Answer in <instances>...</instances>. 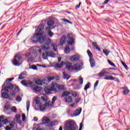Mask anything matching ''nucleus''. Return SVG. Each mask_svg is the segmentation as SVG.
I'll return each instance as SVG.
<instances>
[{"instance_id": "37998d69", "label": "nucleus", "mask_w": 130, "mask_h": 130, "mask_svg": "<svg viewBox=\"0 0 130 130\" xmlns=\"http://www.w3.org/2000/svg\"><path fill=\"white\" fill-rule=\"evenodd\" d=\"M123 93L124 95H127V94L129 93V89L124 90V91H123Z\"/></svg>"}, {"instance_id": "20e7f679", "label": "nucleus", "mask_w": 130, "mask_h": 130, "mask_svg": "<svg viewBox=\"0 0 130 130\" xmlns=\"http://www.w3.org/2000/svg\"><path fill=\"white\" fill-rule=\"evenodd\" d=\"M22 54L18 53H17L15 56L14 59L12 60V63L15 67H19L22 64Z\"/></svg>"}, {"instance_id": "b1692460", "label": "nucleus", "mask_w": 130, "mask_h": 130, "mask_svg": "<svg viewBox=\"0 0 130 130\" xmlns=\"http://www.w3.org/2000/svg\"><path fill=\"white\" fill-rule=\"evenodd\" d=\"M63 73V78L64 80H69V79H70V78H71V76L70 75H69V74H68V73H66V72H62Z\"/></svg>"}, {"instance_id": "4d7b16f0", "label": "nucleus", "mask_w": 130, "mask_h": 130, "mask_svg": "<svg viewBox=\"0 0 130 130\" xmlns=\"http://www.w3.org/2000/svg\"><path fill=\"white\" fill-rule=\"evenodd\" d=\"M52 80H54V77H48V81L51 82Z\"/></svg>"}, {"instance_id": "ea45409f", "label": "nucleus", "mask_w": 130, "mask_h": 130, "mask_svg": "<svg viewBox=\"0 0 130 130\" xmlns=\"http://www.w3.org/2000/svg\"><path fill=\"white\" fill-rule=\"evenodd\" d=\"M56 99H57V98L56 96H54L52 98V102H51V104H52V105H53V104H54V103L56 101Z\"/></svg>"}, {"instance_id": "4be33fe9", "label": "nucleus", "mask_w": 130, "mask_h": 130, "mask_svg": "<svg viewBox=\"0 0 130 130\" xmlns=\"http://www.w3.org/2000/svg\"><path fill=\"white\" fill-rule=\"evenodd\" d=\"M89 62L90 63L91 68H94V67H95L96 62H95V60L94 59V58H89Z\"/></svg>"}, {"instance_id": "9d476101", "label": "nucleus", "mask_w": 130, "mask_h": 130, "mask_svg": "<svg viewBox=\"0 0 130 130\" xmlns=\"http://www.w3.org/2000/svg\"><path fill=\"white\" fill-rule=\"evenodd\" d=\"M68 38V44L69 45H73L75 43V39H74V35L73 34H68L67 36Z\"/></svg>"}, {"instance_id": "e2e57ef3", "label": "nucleus", "mask_w": 130, "mask_h": 130, "mask_svg": "<svg viewBox=\"0 0 130 130\" xmlns=\"http://www.w3.org/2000/svg\"><path fill=\"white\" fill-rule=\"evenodd\" d=\"M82 128H83V123H80L79 130H82Z\"/></svg>"}, {"instance_id": "09e8293b", "label": "nucleus", "mask_w": 130, "mask_h": 130, "mask_svg": "<svg viewBox=\"0 0 130 130\" xmlns=\"http://www.w3.org/2000/svg\"><path fill=\"white\" fill-rule=\"evenodd\" d=\"M10 96L11 97H13V98H15V96H16V92L13 91L10 94Z\"/></svg>"}, {"instance_id": "e433bc0d", "label": "nucleus", "mask_w": 130, "mask_h": 130, "mask_svg": "<svg viewBox=\"0 0 130 130\" xmlns=\"http://www.w3.org/2000/svg\"><path fill=\"white\" fill-rule=\"evenodd\" d=\"M84 82V79H83V78H82V76H80L79 77V83L80 84V85H82V84H83Z\"/></svg>"}, {"instance_id": "58836bf2", "label": "nucleus", "mask_w": 130, "mask_h": 130, "mask_svg": "<svg viewBox=\"0 0 130 130\" xmlns=\"http://www.w3.org/2000/svg\"><path fill=\"white\" fill-rule=\"evenodd\" d=\"M15 100L17 101V102H20L22 100V97L17 96L16 97Z\"/></svg>"}, {"instance_id": "13d9d810", "label": "nucleus", "mask_w": 130, "mask_h": 130, "mask_svg": "<svg viewBox=\"0 0 130 130\" xmlns=\"http://www.w3.org/2000/svg\"><path fill=\"white\" fill-rule=\"evenodd\" d=\"M14 79H15V78H11L7 79H6V82H7V83H8V82H11V81H13V80H14Z\"/></svg>"}, {"instance_id": "2eb2a0df", "label": "nucleus", "mask_w": 130, "mask_h": 130, "mask_svg": "<svg viewBox=\"0 0 130 130\" xmlns=\"http://www.w3.org/2000/svg\"><path fill=\"white\" fill-rule=\"evenodd\" d=\"M44 91L45 93H46V94H47V95H50V94H53V92H52V90H51V88L50 85L45 87L44 89Z\"/></svg>"}, {"instance_id": "c9c22d12", "label": "nucleus", "mask_w": 130, "mask_h": 130, "mask_svg": "<svg viewBox=\"0 0 130 130\" xmlns=\"http://www.w3.org/2000/svg\"><path fill=\"white\" fill-rule=\"evenodd\" d=\"M103 52L105 53V55L107 56L109 55V53H110V51L107 49H104L103 50Z\"/></svg>"}, {"instance_id": "5fc2aeb1", "label": "nucleus", "mask_w": 130, "mask_h": 130, "mask_svg": "<svg viewBox=\"0 0 130 130\" xmlns=\"http://www.w3.org/2000/svg\"><path fill=\"white\" fill-rule=\"evenodd\" d=\"M22 121H25V120L26 119V115H25V114H22Z\"/></svg>"}, {"instance_id": "ddd939ff", "label": "nucleus", "mask_w": 130, "mask_h": 130, "mask_svg": "<svg viewBox=\"0 0 130 130\" xmlns=\"http://www.w3.org/2000/svg\"><path fill=\"white\" fill-rule=\"evenodd\" d=\"M9 122V120L6 118L5 119L4 115H1L0 116V123H4V124H7ZM3 124H0V128L1 127H3Z\"/></svg>"}, {"instance_id": "423d86ee", "label": "nucleus", "mask_w": 130, "mask_h": 130, "mask_svg": "<svg viewBox=\"0 0 130 130\" xmlns=\"http://www.w3.org/2000/svg\"><path fill=\"white\" fill-rule=\"evenodd\" d=\"M12 89H14V85L10 82H7L6 86L5 84L3 85L1 91L3 92V91H6V92H9V90H12Z\"/></svg>"}, {"instance_id": "603ef678", "label": "nucleus", "mask_w": 130, "mask_h": 130, "mask_svg": "<svg viewBox=\"0 0 130 130\" xmlns=\"http://www.w3.org/2000/svg\"><path fill=\"white\" fill-rule=\"evenodd\" d=\"M122 66H123V67L125 68V69H127V66L126 64H125V63L124 62H123V61H121Z\"/></svg>"}, {"instance_id": "c756f323", "label": "nucleus", "mask_w": 130, "mask_h": 130, "mask_svg": "<svg viewBox=\"0 0 130 130\" xmlns=\"http://www.w3.org/2000/svg\"><path fill=\"white\" fill-rule=\"evenodd\" d=\"M70 51H71V49L70 48L69 46H66L64 48V52L67 54H68V53H70Z\"/></svg>"}, {"instance_id": "39448f33", "label": "nucleus", "mask_w": 130, "mask_h": 130, "mask_svg": "<svg viewBox=\"0 0 130 130\" xmlns=\"http://www.w3.org/2000/svg\"><path fill=\"white\" fill-rule=\"evenodd\" d=\"M83 64H84L83 62H80L74 64L73 66L71 65H67L66 69H67L69 72H73V71H81V67H82Z\"/></svg>"}, {"instance_id": "412c9836", "label": "nucleus", "mask_w": 130, "mask_h": 130, "mask_svg": "<svg viewBox=\"0 0 130 130\" xmlns=\"http://www.w3.org/2000/svg\"><path fill=\"white\" fill-rule=\"evenodd\" d=\"M57 89H58V90H61V91H66L67 90V88L66 87V86H64V85H62V84L59 85L58 84Z\"/></svg>"}, {"instance_id": "dca6fc26", "label": "nucleus", "mask_w": 130, "mask_h": 130, "mask_svg": "<svg viewBox=\"0 0 130 130\" xmlns=\"http://www.w3.org/2000/svg\"><path fill=\"white\" fill-rule=\"evenodd\" d=\"M32 88V91L35 92V93H39L41 92V88L40 87L36 85L35 84V85L33 86V87H31Z\"/></svg>"}, {"instance_id": "0eeeda50", "label": "nucleus", "mask_w": 130, "mask_h": 130, "mask_svg": "<svg viewBox=\"0 0 130 130\" xmlns=\"http://www.w3.org/2000/svg\"><path fill=\"white\" fill-rule=\"evenodd\" d=\"M42 56L44 59H46L48 57H55V54L52 51H46L43 53Z\"/></svg>"}, {"instance_id": "2f4dec72", "label": "nucleus", "mask_w": 130, "mask_h": 130, "mask_svg": "<svg viewBox=\"0 0 130 130\" xmlns=\"http://www.w3.org/2000/svg\"><path fill=\"white\" fill-rule=\"evenodd\" d=\"M63 66V61H62L60 63H57L55 65V67H56V68H57L58 69H60V68H62Z\"/></svg>"}, {"instance_id": "a19ab883", "label": "nucleus", "mask_w": 130, "mask_h": 130, "mask_svg": "<svg viewBox=\"0 0 130 130\" xmlns=\"http://www.w3.org/2000/svg\"><path fill=\"white\" fill-rule=\"evenodd\" d=\"M14 91H15V92L20 91V89L19 88V87H18V86L15 85V86H14Z\"/></svg>"}, {"instance_id": "0e129e2a", "label": "nucleus", "mask_w": 130, "mask_h": 130, "mask_svg": "<svg viewBox=\"0 0 130 130\" xmlns=\"http://www.w3.org/2000/svg\"><path fill=\"white\" fill-rule=\"evenodd\" d=\"M95 48L97 49V50H99V51H101V48L99 47V46H98Z\"/></svg>"}, {"instance_id": "7ed1b4c3", "label": "nucleus", "mask_w": 130, "mask_h": 130, "mask_svg": "<svg viewBox=\"0 0 130 130\" xmlns=\"http://www.w3.org/2000/svg\"><path fill=\"white\" fill-rule=\"evenodd\" d=\"M64 128L66 130H78L79 127L77 126L75 121L71 120L65 122Z\"/></svg>"}, {"instance_id": "338daca9", "label": "nucleus", "mask_w": 130, "mask_h": 130, "mask_svg": "<svg viewBox=\"0 0 130 130\" xmlns=\"http://www.w3.org/2000/svg\"><path fill=\"white\" fill-rule=\"evenodd\" d=\"M12 129V127H10L9 126H7L6 128V130H11Z\"/></svg>"}, {"instance_id": "79ce46f5", "label": "nucleus", "mask_w": 130, "mask_h": 130, "mask_svg": "<svg viewBox=\"0 0 130 130\" xmlns=\"http://www.w3.org/2000/svg\"><path fill=\"white\" fill-rule=\"evenodd\" d=\"M48 34L49 37H52V36H53V35H54V34L53 32H52V31H51V30H49L48 32Z\"/></svg>"}, {"instance_id": "5701e85b", "label": "nucleus", "mask_w": 130, "mask_h": 130, "mask_svg": "<svg viewBox=\"0 0 130 130\" xmlns=\"http://www.w3.org/2000/svg\"><path fill=\"white\" fill-rule=\"evenodd\" d=\"M26 78V72H23L19 75L18 79L19 80H23V79H25Z\"/></svg>"}, {"instance_id": "c85d7f7f", "label": "nucleus", "mask_w": 130, "mask_h": 130, "mask_svg": "<svg viewBox=\"0 0 130 130\" xmlns=\"http://www.w3.org/2000/svg\"><path fill=\"white\" fill-rule=\"evenodd\" d=\"M69 95H71V92L70 91H65L62 93L61 97H66V96H69Z\"/></svg>"}, {"instance_id": "a211bd4d", "label": "nucleus", "mask_w": 130, "mask_h": 130, "mask_svg": "<svg viewBox=\"0 0 130 130\" xmlns=\"http://www.w3.org/2000/svg\"><path fill=\"white\" fill-rule=\"evenodd\" d=\"M45 82H46L45 80L38 79L36 81V85L42 86V85H45L46 84Z\"/></svg>"}, {"instance_id": "6e6552de", "label": "nucleus", "mask_w": 130, "mask_h": 130, "mask_svg": "<svg viewBox=\"0 0 130 130\" xmlns=\"http://www.w3.org/2000/svg\"><path fill=\"white\" fill-rule=\"evenodd\" d=\"M109 70H112V68L103 69L102 71L100 73H99V77L102 78L103 77H105L107 76V75H109Z\"/></svg>"}, {"instance_id": "7c9ffc66", "label": "nucleus", "mask_w": 130, "mask_h": 130, "mask_svg": "<svg viewBox=\"0 0 130 130\" xmlns=\"http://www.w3.org/2000/svg\"><path fill=\"white\" fill-rule=\"evenodd\" d=\"M82 111V109L80 110L77 109L74 111V115L75 116H78V115H79V114L81 113Z\"/></svg>"}, {"instance_id": "bf43d9fd", "label": "nucleus", "mask_w": 130, "mask_h": 130, "mask_svg": "<svg viewBox=\"0 0 130 130\" xmlns=\"http://www.w3.org/2000/svg\"><path fill=\"white\" fill-rule=\"evenodd\" d=\"M10 126H11V127H14V125H15V122L14 121H11V123H10Z\"/></svg>"}, {"instance_id": "a878e982", "label": "nucleus", "mask_w": 130, "mask_h": 130, "mask_svg": "<svg viewBox=\"0 0 130 130\" xmlns=\"http://www.w3.org/2000/svg\"><path fill=\"white\" fill-rule=\"evenodd\" d=\"M42 121L44 124H46V123L50 122V119L47 117H45L43 118Z\"/></svg>"}, {"instance_id": "4c0bfd02", "label": "nucleus", "mask_w": 130, "mask_h": 130, "mask_svg": "<svg viewBox=\"0 0 130 130\" xmlns=\"http://www.w3.org/2000/svg\"><path fill=\"white\" fill-rule=\"evenodd\" d=\"M108 62L109 64H110V66H111L112 67H114V68H115V67H116L115 64H114V63L112 62L111 61V60H110V59L108 60Z\"/></svg>"}, {"instance_id": "680f3d73", "label": "nucleus", "mask_w": 130, "mask_h": 130, "mask_svg": "<svg viewBox=\"0 0 130 130\" xmlns=\"http://www.w3.org/2000/svg\"><path fill=\"white\" fill-rule=\"evenodd\" d=\"M81 4L82 3L80 2V3H79V5H77L76 6V9H80V7Z\"/></svg>"}, {"instance_id": "bb28decb", "label": "nucleus", "mask_w": 130, "mask_h": 130, "mask_svg": "<svg viewBox=\"0 0 130 130\" xmlns=\"http://www.w3.org/2000/svg\"><path fill=\"white\" fill-rule=\"evenodd\" d=\"M66 102L70 103L73 101V98L71 96H68L64 99Z\"/></svg>"}, {"instance_id": "774afa93", "label": "nucleus", "mask_w": 130, "mask_h": 130, "mask_svg": "<svg viewBox=\"0 0 130 130\" xmlns=\"http://www.w3.org/2000/svg\"><path fill=\"white\" fill-rule=\"evenodd\" d=\"M16 119H19V118H20L21 116L19 115H16L15 116Z\"/></svg>"}, {"instance_id": "864d4df0", "label": "nucleus", "mask_w": 130, "mask_h": 130, "mask_svg": "<svg viewBox=\"0 0 130 130\" xmlns=\"http://www.w3.org/2000/svg\"><path fill=\"white\" fill-rule=\"evenodd\" d=\"M80 100H81V98H77L75 99L76 103L78 104L80 102Z\"/></svg>"}, {"instance_id": "c03bdc74", "label": "nucleus", "mask_w": 130, "mask_h": 130, "mask_svg": "<svg viewBox=\"0 0 130 130\" xmlns=\"http://www.w3.org/2000/svg\"><path fill=\"white\" fill-rule=\"evenodd\" d=\"M56 122V121H53L51 122L49 124L50 126H54V125H55Z\"/></svg>"}, {"instance_id": "1a4fd4ad", "label": "nucleus", "mask_w": 130, "mask_h": 130, "mask_svg": "<svg viewBox=\"0 0 130 130\" xmlns=\"http://www.w3.org/2000/svg\"><path fill=\"white\" fill-rule=\"evenodd\" d=\"M21 83L23 86H24V87H28L29 88H33V86L35 85V83L33 82L27 81L25 80H22Z\"/></svg>"}, {"instance_id": "4468645a", "label": "nucleus", "mask_w": 130, "mask_h": 130, "mask_svg": "<svg viewBox=\"0 0 130 130\" xmlns=\"http://www.w3.org/2000/svg\"><path fill=\"white\" fill-rule=\"evenodd\" d=\"M81 58V56H80L79 54H76L75 55H73L70 57V60L71 61H78L79 59Z\"/></svg>"}, {"instance_id": "72a5a7b5", "label": "nucleus", "mask_w": 130, "mask_h": 130, "mask_svg": "<svg viewBox=\"0 0 130 130\" xmlns=\"http://www.w3.org/2000/svg\"><path fill=\"white\" fill-rule=\"evenodd\" d=\"M87 53L88 55L89 58H93V54H92V53H91V51H90L89 50H88L87 51Z\"/></svg>"}, {"instance_id": "8fccbe9b", "label": "nucleus", "mask_w": 130, "mask_h": 130, "mask_svg": "<svg viewBox=\"0 0 130 130\" xmlns=\"http://www.w3.org/2000/svg\"><path fill=\"white\" fill-rule=\"evenodd\" d=\"M91 44L92 45H93V48H95L96 46H98V45L97 44V42H92Z\"/></svg>"}, {"instance_id": "3c124183", "label": "nucleus", "mask_w": 130, "mask_h": 130, "mask_svg": "<svg viewBox=\"0 0 130 130\" xmlns=\"http://www.w3.org/2000/svg\"><path fill=\"white\" fill-rule=\"evenodd\" d=\"M11 110L13 112H17V108H16V107H12L11 108Z\"/></svg>"}, {"instance_id": "cd10ccee", "label": "nucleus", "mask_w": 130, "mask_h": 130, "mask_svg": "<svg viewBox=\"0 0 130 130\" xmlns=\"http://www.w3.org/2000/svg\"><path fill=\"white\" fill-rule=\"evenodd\" d=\"M104 79V80H111V81H115L116 78L108 76L107 77H105Z\"/></svg>"}, {"instance_id": "69168bd1", "label": "nucleus", "mask_w": 130, "mask_h": 130, "mask_svg": "<svg viewBox=\"0 0 130 130\" xmlns=\"http://www.w3.org/2000/svg\"><path fill=\"white\" fill-rule=\"evenodd\" d=\"M37 51H38V52L39 53H42V49H41V48L39 47V49L37 50Z\"/></svg>"}, {"instance_id": "6ab92c4d", "label": "nucleus", "mask_w": 130, "mask_h": 130, "mask_svg": "<svg viewBox=\"0 0 130 130\" xmlns=\"http://www.w3.org/2000/svg\"><path fill=\"white\" fill-rule=\"evenodd\" d=\"M66 41H67V37H66V36H62L61 37L59 41V44L60 46H62L63 44H65Z\"/></svg>"}, {"instance_id": "aec40b11", "label": "nucleus", "mask_w": 130, "mask_h": 130, "mask_svg": "<svg viewBox=\"0 0 130 130\" xmlns=\"http://www.w3.org/2000/svg\"><path fill=\"white\" fill-rule=\"evenodd\" d=\"M8 91L3 92L2 93L1 98H4V99H9L10 95H9Z\"/></svg>"}, {"instance_id": "9b49d317", "label": "nucleus", "mask_w": 130, "mask_h": 130, "mask_svg": "<svg viewBox=\"0 0 130 130\" xmlns=\"http://www.w3.org/2000/svg\"><path fill=\"white\" fill-rule=\"evenodd\" d=\"M52 46H53V44L49 42L46 43L42 45L41 48L43 50H48V49H50V48H52Z\"/></svg>"}, {"instance_id": "f03ea898", "label": "nucleus", "mask_w": 130, "mask_h": 130, "mask_svg": "<svg viewBox=\"0 0 130 130\" xmlns=\"http://www.w3.org/2000/svg\"><path fill=\"white\" fill-rule=\"evenodd\" d=\"M36 103V110H40V111H44L46 109V107H51L52 106V104L49 103H46L44 105L41 103V102L39 101V99L37 98L34 101Z\"/></svg>"}, {"instance_id": "a18cd8bd", "label": "nucleus", "mask_w": 130, "mask_h": 130, "mask_svg": "<svg viewBox=\"0 0 130 130\" xmlns=\"http://www.w3.org/2000/svg\"><path fill=\"white\" fill-rule=\"evenodd\" d=\"M29 69H31V70H34V71H36L37 70V67L35 65H32Z\"/></svg>"}, {"instance_id": "6e6d98bb", "label": "nucleus", "mask_w": 130, "mask_h": 130, "mask_svg": "<svg viewBox=\"0 0 130 130\" xmlns=\"http://www.w3.org/2000/svg\"><path fill=\"white\" fill-rule=\"evenodd\" d=\"M99 83V80H97L95 84H94V89L97 86H98V84Z\"/></svg>"}, {"instance_id": "f3484780", "label": "nucleus", "mask_w": 130, "mask_h": 130, "mask_svg": "<svg viewBox=\"0 0 130 130\" xmlns=\"http://www.w3.org/2000/svg\"><path fill=\"white\" fill-rule=\"evenodd\" d=\"M25 56L26 58H27V61L28 62H31V61H33V57L32 56V54L30 52H28L26 54Z\"/></svg>"}, {"instance_id": "49530a36", "label": "nucleus", "mask_w": 130, "mask_h": 130, "mask_svg": "<svg viewBox=\"0 0 130 130\" xmlns=\"http://www.w3.org/2000/svg\"><path fill=\"white\" fill-rule=\"evenodd\" d=\"M63 21L64 22H66L67 23H68V24H73V22L72 21H70V20L64 18V19H63Z\"/></svg>"}, {"instance_id": "f704fd0d", "label": "nucleus", "mask_w": 130, "mask_h": 130, "mask_svg": "<svg viewBox=\"0 0 130 130\" xmlns=\"http://www.w3.org/2000/svg\"><path fill=\"white\" fill-rule=\"evenodd\" d=\"M26 104V110L27 111H29V109L30 108V101H27Z\"/></svg>"}, {"instance_id": "052dcab7", "label": "nucleus", "mask_w": 130, "mask_h": 130, "mask_svg": "<svg viewBox=\"0 0 130 130\" xmlns=\"http://www.w3.org/2000/svg\"><path fill=\"white\" fill-rule=\"evenodd\" d=\"M122 90H128V88L126 86H124V87H121Z\"/></svg>"}, {"instance_id": "473e14b6", "label": "nucleus", "mask_w": 130, "mask_h": 130, "mask_svg": "<svg viewBox=\"0 0 130 130\" xmlns=\"http://www.w3.org/2000/svg\"><path fill=\"white\" fill-rule=\"evenodd\" d=\"M90 85H91V83L90 82H88L85 86L84 88V91H87L88 89L90 88Z\"/></svg>"}, {"instance_id": "f257e3e1", "label": "nucleus", "mask_w": 130, "mask_h": 130, "mask_svg": "<svg viewBox=\"0 0 130 130\" xmlns=\"http://www.w3.org/2000/svg\"><path fill=\"white\" fill-rule=\"evenodd\" d=\"M43 29H44V23H42L37 27L35 34L31 38L32 43L37 44L39 42L40 44H42L46 41V36H41L43 33Z\"/></svg>"}, {"instance_id": "f8f14e48", "label": "nucleus", "mask_w": 130, "mask_h": 130, "mask_svg": "<svg viewBox=\"0 0 130 130\" xmlns=\"http://www.w3.org/2000/svg\"><path fill=\"white\" fill-rule=\"evenodd\" d=\"M52 92H54V93H57L58 91L57 90L58 84L56 83H53L49 85Z\"/></svg>"}, {"instance_id": "393cba45", "label": "nucleus", "mask_w": 130, "mask_h": 130, "mask_svg": "<svg viewBox=\"0 0 130 130\" xmlns=\"http://www.w3.org/2000/svg\"><path fill=\"white\" fill-rule=\"evenodd\" d=\"M53 24H54V21L52 19H49L47 22L48 26H52Z\"/></svg>"}, {"instance_id": "de8ad7c7", "label": "nucleus", "mask_w": 130, "mask_h": 130, "mask_svg": "<svg viewBox=\"0 0 130 130\" xmlns=\"http://www.w3.org/2000/svg\"><path fill=\"white\" fill-rule=\"evenodd\" d=\"M42 99L45 102H46L48 100V98L47 96L44 95L42 97Z\"/></svg>"}]
</instances>
